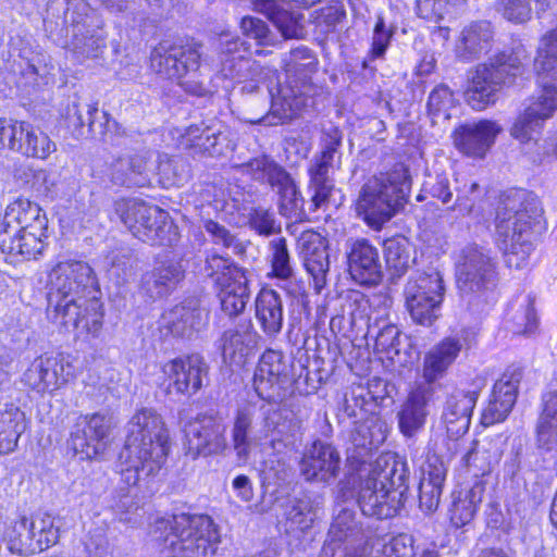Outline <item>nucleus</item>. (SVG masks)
<instances>
[{"label": "nucleus", "instance_id": "nucleus-29", "mask_svg": "<svg viewBox=\"0 0 557 557\" xmlns=\"http://www.w3.org/2000/svg\"><path fill=\"white\" fill-rule=\"evenodd\" d=\"M522 371L518 368L507 370L493 386L492 398L482 413V423L491 425L504 421L517 400L518 385Z\"/></svg>", "mask_w": 557, "mask_h": 557}, {"label": "nucleus", "instance_id": "nucleus-48", "mask_svg": "<svg viewBox=\"0 0 557 557\" xmlns=\"http://www.w3.org/2000/svg\"><path fill=\"white\" fill-rule=\"evenodd\" d=\"M243 173L250 175L257 182L268 183L274 188L286 180L288 173L273 158L262 154L238 165Z\"/></svg>", "mask_w": 557, "mask_h": 557}, {"label": "nucleus", "instance_id": "nucleus-11", "mask_svg": "<svg viewBox=\"0 0 557 557\" xmlns=\"http://www.w3.org/2000/svg\"><path fill=\"white\" fill-rule=\"evenodd\" d=\"M114 210L128 231L144 243L170 246L176 239L169 213L158 206L136 198H123L115 201Z\"/></svg>", "mask_w": 557, "mask_h": 557}, {"label": "nucleus", "instance_id": "nucleus-12", "mask_svg": "<svg viewBox=\"0 0 557 557\" xmlns=\"http://www.w3.org/2000/svg\"><path fill=\"white\" fill-rule=\"evenodd\" d=\"M307 87L293 86L290 81L276 86L267 85V96L251 97L244 120L249 124L278 125L294 119L307 106Z\"/></svg>", "mask_w": 557, "mask_h": 557}, {"label": "nucleus", "instance_id": "nucleus-14", "mask_svg": "<svg viewBox=\"0 0 557 557\" xmlns=\"http://www.w3.org/2000/svg\"><path fill=\"white\" fill-rule=\"evenodd\" d=\"M203 272L214 284L222 310L230 317L242 313L250 297L247 270L212 253L206 259Z\"/></svg>", "mask_w": 557, "mask_h": 557}, {"label": "nucleus", "instance_id": "nucleus-9", "mask_svg": "<svg viewBox=\"0 0 557 557\" xmlns=\"http://www.w3.org/2000/svg\"><path fill=\"white\" fill-rule=\"evenodd\" d=\"M496 260L490 249L476 244L465 246L456 259L457 287L469 306L487 304L488 294L496 286Z\"/></svg>", "mask_w": 557, "mask_h": 557}, {"label": "nucleus", "instance_id": "nucleus-46", "mask_svg": "<svg viewBox=\"0 0 557 557\" xmlns=\"http://www.w3.org/2000/svg\"><path fill=\"white\" fill-rule=\"evenodd\" d=\"M74 115L70 116L71 123L83 128L87 123L88 132L94 136L106 137L109 134H119L120 125L104 111H99L96 104H86L85 115L74 106Z\"/></svg>", "mask_w": 557, "mask_h": 557}, {"label": "nucleus", "instance_id": "nucleus-36", "mask_svg": "<svg viewBox=\"0 0 557 557\" xmlns=\"http://www.w3.org/2000/svg\"><path fill=\"white\" fill-rule=\"evenodd\" d=\"M255 314L262 332L275 337L283 327V300L281 295L271 288H262L255 301Z\"/></svg>", "mask_w": 557, "mask_h": 557}, {"label": "nucleus", "instance_id": "nucleus-55", "mask_svg": "<svg viewBox=\"0 0 557 557\" xmlns=\"http://www.w3.org/2000/svg\"><path fill=\"white\" fill-rule=\"evenodd\" d=\"M400 331L393 324L383 326L374 337V347L377 351L386 354L392 361L403 364L406 359L400 356Z\"/></svg>", "mask_w": 557, "mask_h": 557}, {"label": "nucleus", "instance_id": "nucleus-52", "mask_svg": "<svg viewBox=\"0 0 557 557\" xmlns=\"http://www.w3.org/2000/svg\"><path fill=\"white\" fill-rule=\"evenodd\" d=\"M28 518L11 522L4 531L3 541L12 554L30 556L34 555L32 536L29 535Z\"/></svg>", "mask_w": 557, "mask_h": 557}, {"label": "nucleus", "instance_id": "nucleus-39", "mask_svg": "<svg viewBox=\"0 0 557 557\" xmlns=\"http://www.w3.org/2000/svg\"><path fill=\"white\" fill-rule=\"evenodd\" d=\"M253 11L265 15L285 39L300 38L304 34L301 15L284 9L275 0H251Z\"/></svg>", "mask_w": 557, "mask_h": 557}, {"label": "nucleus", "instance_id": "nucleus-60", "mask_svg": "<svg viewBox=\"0 0 557 557\" xmlns=\"http://www.w3.org/2000/svg\"><path fill=\"white\" fill-rule=\"evenodd\" d=\"M243 34L255 39L259 45H273V35L265 22L253 16H244L240 21Z\"/></svg>", "mask_w": 557, "mask_h": 557}, {"label": "nucleus", "instance_id": "nucleus-17", "mask_svg": "<svg viewBox=\"0 0 557 557\" xmlns=\"http://www.w3.org/2000/svg\"><path fill=\"white\" fill-rule=\"evenodd\" d=\"M209 366L198 354L176 357L161 366V387L169 396L191 397L203 385Z\"/></svg>", "mask_w": 557, "mask_h": 557}, {"label": "nucleus", "instance_id": "nucleus-26", "mask_svg": "<svg viewBox=\"0 0 557 557\" xmlns=\"http://www.w3.org/2000/svg\"><path fill=\"white\" fill-rule=\"evenodd\" d=\"M463 344L457 336L446 337L433 346L424 356L421 384H428L440 393H445V385L440 382L448 368L455 362Z\"/></svg>", "mask_w": 557, "mask_h": 557}, {"label": "nucleus", "instance_id": "nucleus-57", "mask_svg": "<svg viewBox=\"0 0 557 557\" xmlns=\"http://www.w3.org/2000/svg\"><path fill=\"white\" fill-rule=\"evenodd\" d=\"M248 225L260 236L269 237L281 232V223L269 209L257 207L248 213Z\"/></svg>", "mask_w": 557, "mask_h": 557}, {"label": "nucleus", "instance_id": "nucleus-31", "mask_svg": "<svg viewBox=\"0 0 557 557\" xmlns=\"http://www.w3.org/2000/svg\"><path fill=\"white\" fill-rule=\"evenodd\" d=\"M163 323L174 336L189 337L201 331L209 320V313L198 300L189 299L166 311Z\"/></svg>", "mask_w": 557, "mask_h": 557}, {"label": "nucleus", "instance_id": "nucleus-7", "mask_svg": "<svg viewBox=\"0 0 557 557\" xmlns=\"http://www.w3.org/2000/svg\"><path fill=\"white\" fill-rule=\"evenodd\" d=\"M149 532L171 549L172 557H214L222 542L220 527L208 515L159 517Z\"/></svg>", "mask_w": 557, "mask_h": 557}, {"label": "nucleus", "instance_id": "nucleus-15", "mask_svg": "<svg viewBox=\"0 0 557 557\" xmlns=\"http://www.w3.org/2000/svg\"><path fill=\"white\" fill-rule=\"evenodd\" d=\"M407 189L406 180L396 185L391 177L387 181L373 177L362 187L356 210L371 226L379 228L394 215Z\"/></svg>", "mask_w": 557, "mask_h": 557}, {"label": "nucleus", "instance_id": "nucleus-4", "mask_svg": "<svg viewBox=\"0 0 557 557\" xmlns=\"http://www.w3.org/2000/svg\"><path fill=\"white\" fill-rule=\"evenodd\" d=\"M169 450V432L162 417L152 408L136 411L128 422L125 445L119 455L122 480L135 486L157 474Z\"/></svg>", "mask_w": 557, "mask_h": 557}, {"label": "nucleus", "instance_id": "nucleus-64", "mask_svg": "<svg viewBox=\"0 0 557 557\" xmlns=\"http://www.w3.org/2000/svg\"><path fill=\"white\" fill-rule=\"evenodd\" d=\"M158 174L164 186L178 185L185 178L183 171L178 170L177 161L166 154L159 156Z\"/></svg>", "mask_w": 557, "mask_h": 557}, {"label": "nucleus", "instance_id": "nucleus-42", "mask_svg": "<svg viewBox=\"0 0 557 557\" xmlns=\"http://www.w3.org/2000/svg\"><path fill=\"white\" fill-rule=\"evenodd\" d=\"M484 492L485 483L478 480L470 488L453 493L449 513L450 521L456 528H462L473 520L483 500Z\"/></svg>", "mask_w": 557, "mask_h": 557}, {"label": "nucleus", "instance_id": "nucleus-51", "mask_svg": "<svg viewBox=\"0 0 557 557\" xmlns=\"http://www.w3.org/2000/svg\"><path fill=\"white\" fill-rule=\"evenodd\" d=\"M29 535L33 545L34 555L41 553L55 545L59 541V527L54 523V518L48 513L38 515L28 519Z\"/></svg>", "mask_w": 557, "mask_h": 557}, {"label": "nucleus", "instance_id": "nucleus-18", "mask_svg": "<svg viewBox=\"0 0 557 557\" xmlns=\"http://www.w3.org/2000/svg\"><path fill=\"white\" fill-rule=\"evenodd\" d=\"M180 146L194 154L220 157L235 149L234 134L220 120L189 125L181 135Z\"/></svg>", "mask_w": 557, "mask_h": 557}, {"label": "nucleus", "instance_id": "nucleus-62", "mask_svg": "<svg viewBox=\"0 0 557 557\" xmlns=\"http://www.w3.org/2000/svg\"><path fill=\"white\" fill-rule=\"evenodd\" d=\"M534 0H499L503 15L508 21L523 23L531 17Z\"/></svg>", "mask_w": 557, "mask_h": 557}, {"label": "nucleus", "instance_id": "nucleus-43", "mask_svg": "<svg viewBox=\"0 0 557 557\" xmlns=\"http://www.w3.org/2000/svg\"><path fill=\"white\" fill-rule=\"evenodd\" d=\"M446 479V469L442 462L428 463L422 469V478L419 483V505L425 512L437 509Z\"/></svg>", "mask_w": 557, "mask_h": 557}, {"label": "nucleus", "instance_id": "nucleus-44", "mask_svg": "<svg viewBox=\"0 0 557 557\" xmlns=\"http://www.w3.org/2000/svg\"><path fill=\"white\" fill-rule=\"evenodd\" d=\"M25 429V413L14 404H0V455L15 449Z\"/></svg>", "mask_w": 557, "mask_h": 557}, {"label": "nucleus", "instance_id": "nucleus-3", "mask_svg": "<svg viewBox=\"0 0 557 557\" xmlns=\"http://www.w3.org/2000/svg\"><path fill=\"white\" fill-rule=\"evenodd\" d=\"M536 195L525 189L506 191L496 210V243L507 267L521 269L533 250V236L545 228Z\"/></svg>", "mask_w": 557, "mask_h": 557}, {"label": "nucleus", "instance_id": "nucleus-24", "mask_svg": "<svg viewBox=\"0 0 557 557\" xmlns=\"http://www.w3.org/2000/svg\"><path fill=\"white\" fill-rule=\"evenodd\" d=\"M252 406L237 409L231 431L232 446L238 461L247 462L251 453L268 437L265 428H258Z\"/></svg>", "mask_w": 557, "mask_h": 557}, {"label": "nucleus", "instance_id": "nucleus-30", "mask_svg": "<svg viewBox=\"0 0 557 557\" xmlns=\"http://www.w3.org/2000/svg\"><path fill=\"white\" fill-rule=\"evenodd\" d=\"M339 455L330 444L315 441L306 449L299 469L307 481L327 482L339 470Z\"/></svg>", "mask_w": 557, "mask_h": 557}, {"label": "nucleus", "instance_id": "nucleus-32", "mask_svg": "<svg viewBox=\"0 0 557 557\" xmlns=\"http://www.w3.org/2000/svg\"><path fill=\"white\" fill-rule=\"evenodd\" d=\"M149 151H139L115 159L110 165L113 184L125 187H145L150 184L148 161Z\"/></svg>", "mask_w": 557, "mask_h": 557}, {"label": "nucleus", "instance_id": "nucleus-38", "mask_svg": "<svg viewBox=\"0 0 557 557\" xmlns=\"http://www.w3.org/2000/svg\"><path fill=\"white\" fill-rule=\"evenodd\" d=\"M46 232L1 233L0 247L12 261L36 259L45 248Z\"/></svg>", "mask_w": 557, "mask_h": 557}, {"label": "nucleus", "instance_id": "nucleus-37", "mask_svg": "<svg viewBox=\"0 0 557 557\" xmlns=\"http://www.w3.org/2000/svg\"><path fill=\"white\" fill-rule=\"evenodd\" d=\"M492 38L493 29L490 22H471L460 32L456 54L462 61H472L487 51Z\"/></svg>", "mask_w": 557, "mask_h": 557}, {"label": "nucleus", "instance_id": "nucleus-56", "mask_svg": "<svg viewBox=\"0 0 557 557\" xmlns=\"http://www.w3.org/2000/svg\"><path fill=\"white\" fill-rule=\"evenodd\" d=\"M271 269L276 278L289 280L294 275L286 239L283 237L270 242Z\"/></svg>", "mask_w": 557, "mask_h": 557}, {"label": "nucleus", "instance_id": "nucleus-40", "mask_svg": "<svg viewBox=\"0 0 557 557\" xmlns=\"http://www.w3.org/2000/svg\"><path fill=\"white\" fill-rule=\"evenodd\" d=\"M317 505L311 497L304 495L289 499L285 506L282 525L286 534L299 539L313 525Z\"/></svg>", "mask_w": 557, "mask_h": 557}, {"label": "nucleus", "instance_id": "nucleus-22", "mask_svg": "<svg viewBox=\"0 0 557 557\" xmlns=\"http://www.w3.org/2000/svg\"><path fill=\"white\" fill-rule=\"evenodd\" d=\"M441 394L431 385L421 383L408 394L397 412L398 428L405 437L411 438L423 430L430 408L441 399Z\"/></svg>", "mask_w": 557, "mask_h": 557}, {"label": "nucleus", "instance_id": "nucleus-10", "mask_svg": "<svg viewBox=\"0 0 557 557\" xmlns=\"http://www.w3.org/2000/svg\"><path fill=\"white\" fill-rule=\"evenodd\" d=\"M215 45L220 54L216 72L233 83L243 84V92L252 95L260 89L258 83L262 78L276 76V71H265L257 61L250 59L249 44L228 29L219 34Z\"/></svg>", "mask_w": 557, "mask_h": 557}, {"label": "nucleus", "instance_id": "nucleus-16", "mask_svg": "<svg viewBox=\"0 0 557 557\" xmlns=\"http://www.w3.org/2000/svg\"><path fill=\"white\" fill-rule=\"evenodd\" d=\"M292 363L280 350L268 349L253 374L257 395L268 403H282L293 392Z\"/></svg>", "mask_w": 557, "mask_h": 557}, {"label": "nucleus", "instance_id": "nucleus-27", "mask_svg": "<svg viewBox=\"0 0 557 557\" xmlns=\"http://www.w3.org/2000/svg\"><path fill=\"white\" fill-rule=\"evenodd\" d=\"M442 395L447 396L442 412V420L446 426L448 437L457 441L469 430L478 394L462 389H454L451 393H448L445 387V393Z\"/></svg>", "mask_w": 557, "mask_h": 557}, {"label": "nucleus", "instance_id": "nucleus-63", "mask_svg": "<svg viewBox=\"0 0 557 557\" xmlns=\"http://www.w3.org/2000/svg\"><path fill=\"white\" fill-rule=\"evenodd\" d=\"M413 542L410 534H397L383 545V555L384 557H413Z\"/></svg>", "mask_w": 557, "mask_h": 557}, {"label": "nucleus", "instance_id": "nucleus-45", "mask_svg": "<svg viewBox=\"0 0 557 557\" xmlns=\"http://www.w3.org/2000/svg\"><path fill=\"white\" fill-rule=\"evenodd\" d=\"M350 344L354 347L361 348L368 345V336L371 332L370 311L371 307L366 296L350 288Z\"/></svg>", "mask_w": 557, "mask_h": 557}, {"label": "nucleus", "instance_id": "nucleus-19", "mask_svg": "<svg viewBox=\"0 0 557 557\" xmlns=\"http://www.w3.org/2000/svg\"><path fill=\"white\" fill-rule=\"evenodd\" d=\"M110 419L102 413L82 414L71 432L67 445L82 460L101 457L109 444Z\"/></svg>", "mask_w": 557, "mask_h": 557}, {"label": "nucleus", "instance_id": "nucleus-13", "mask_svg": "<svg viewBox=\"0 0 557 557\" xmlns=\"http://www.w3.org/2000/svg\"><path fill=\"white\" fill-rule=\"evenodd\" d=\"M522 74V64L512 54L499 53L479 64L471 76L465 97L472 109L480 111L494 103L496 92Z\"/></svg>", "mask_w": 557, "mask_h": 557}, {"label": "nucleus", "instance_id": "nucleus-54", "mask_svg": "<svg viewBox=\"0 0 557 557\" xmlns=\"http://www.w3.org/2000/svg\"><path fill=\"white\" fill-rule=\"evenodd\" d=\"M282 61L288 76L299 75L304 81L317 70L318 65L317 57L305 46L293 49L283 57Z\"/></svg>", "mask_w": 557, "mask_h": 557}, {"label": "nucleus", "instance_id": "nucleus-58", "mask_svg": "<svg viewBox=\"0 0 557 557\" xmlns=\"http://www.w3.org/2000/svg\"><path fill=\"white\" fill-rule=\"evenodd\" d=\"M34 205L35 202L28 199H16L8 205L2 221V233L9 235L12 232H17L23 221H25L28 215L30 207Z\"/></svg>", "mask_w": 557, "mask_h": 557}, {"label": "nucleus", "instance_id": "nucleus-21", "mask_svg": "<svg viewBox=\"0 0 557 557\" xmlns=\"http://www.w3.org/2000/svg\"><path fill=\"white\" fill-rule=\"evenodd\" d=\"M75 377V368L70 356L36 358L24 373L25 383L38 393H51Z\"/></svg>", "mask_w": 557, "mask_h": 557}, {"label": "nucleus", "instance_id": "nucleus-41", "mask_svg": "<svg viewBox=\"0 0 557 557\" xmlns=\"http://www.w3.org/2000/svg\"><path fill=\"white\" fill-rule=\"evenodd\" d=\"M500 451L492 441H473L471 447L462 457V462L468 472L484 483V478L490 475L499 462Z\"/></svg>", "mask_w": 557, "mask_h": 557}, {"label": "nucleus", "instance_id": "nucleus-59", "mask_svg": "<svg viewBox=\"0 0 557 557\" xmlns=\"http://www.w3.org/2000/svg\"><path fill=\"white\" fill-rule=\"evenodd\" d=\"M429 197L437 199L444 205L450 202L453 190L446 175L438 174L435 177H429L424 182L422 193L418 195L417 200L421 201Z\"/></svg>", "mask_w": 557, "mask_h": 557}, {"label": "nucleus", "instance_id": "nucleus-47", "mask_svg": "<svg viewBox=\"0 0 557 557\" xmlns=\"http://www.w3.org/2000/svg\"><path fill=\"white\" fill-rule=\"evenodd\" d=\"M243 173L250 175L257 182L268 183L274 188L286 180L288 173L273 158L262 154L238 165Z\"/></svg>", "mask_w": 557, "mask_h": 557}, {"label": "nucleus", "instance_id": "nucleus-28", "mask_svg": "<svg viewBox=\"0 0 557 557\" xmlns=\"http://www.w3.org/2000/svg\"><path fill=\"white\" fill-rule=\"evenodd\" d=\"M500 132L502 127L494 121L469 122L456 128L454 143L465 154L483 158Z\"/></svg>", "mask_w": 557, "mask_h": 557}, {"label": "nucleus", "instance_id": "nucleus-6", "mask_svg": "<svg viewBox=\"0 0 557 557\" xmlns=\"http://www.w3.org/2000/svg\"><path fill=\"white\" fill-rule=\"evenodd\" d=\"M534 69L542 88L528 100L510 128V135L521 144L536 141L545 121L557 111V86L549 83L557 81V28L543 37Z\"/></svg>", "mask_w": 557, "mask_h": 557}, {"label": "nucleus", "instance_id": "nucleus-23", "mask_svg": "<svg viewBox=\"0 0 557 557\" xmlns=\"http://www.w3.org/2000/svg\"><path fill=\"white\" fill-rule=\"evenodd\" d=\"M259 334L250 321L225 330L218 344L223 362L230 367L242 368L255 355Z\"/></svg>", "mask_w": 557, "mask_h": 557}, {"label": "nucleus", "instance_id": "nucleus-35", "mask_svg": "<svg viewBox=\"0 0 557 557\" xmlns=\"http://www.w3.org/2000/svg\"><path fill=\"white\" fill-rule=\"evenodd\" d=\"M184 276L180 262L173 259L158 261L152 271L141 278V289L149 298L156 299L169 294Z\"/></svg>", "mask_w": 557, "mask_h": 557}, {"label": "nucleus", "instance_id": "nucleus-53", "mask_svg": "<svg viewBox=\"0 0 557 557\" xmlns=\"http://www.w3.org/2000/svg\"><path fill=\"white\" fill-rule=\"evenodd\" d=\"M405 289L442 301L445 296L443 276L436 269L418 273L407 282Z\"/></svg>", "mask_w": 557, "mask_h": 557}, {"label": "nucleus", "instance_id": "nucleus-61", "mask_svg": "<svg viewBox=\"0 0 557 557\" xmlns=\"http://www.w3.org/2000/svg\"><path fill=\"white\" fill-rule=\"evenodd\" d=\"M454 97L448 86L441 84L437 85L430 94L428 100V109L430 114L438 116L443 114L446 119L449 117L448 110L453 106Z\"/></svg>", "mask_w": 557, "mask_h": 557}, {"label": "nucleus", "instance_id": "nucleus-2", "mask_svg": "<svg viewBox=\"0 0 557 557\" xmlns=\"http://www.w3.org/2000/svg\"><path fill=\"white\" fill-rule=\"evenodd\" d=\"M49 283L52 321L65 329L98 336L103 313L95 295L92 269L83 261H60L52 268Z\"/></svg>", "mask_w": 557, "mask_h": 557}, {"label": "nucleus", "instance_id": "nucleus-25", "mask_svg": "<svg viewBox=\"0 0 557 557\" xmlns=\"http://www.w3.org/2000/svg\"><path fill=\"white\" fill-rule=\"evenodd\" d=\"M297 248L307 272L313 281V288L319 294L326 285L330 262L326 240L318 232L307 230L297 239Z\"/></svg>", "mask_w": 557, "mask_h": 557}, {"label": "nucleus", "instance_id": "nucleus-5", "mask_svg": "<svg viewBox=\"0 0 557 557\" xmlns=\"http://www.w3.org/2000/svg\"><path fill=\"white\" fill-rule=\"evenodd\" d=\"M341 132L337 127L330 126L324 131L321 154L314 158L308 169V201L305 200L289 174L286 180L274 187L277 189L278 211L282 215L302 220L308 213L315 212L332 201L335 203L334 194L336 190L330 181L329 173L339 161L337 148L341 145Z\"/></svg>", "mask_w": 557, "mask_h": 557}, {"label": "nucleus", "instance_id": "nucleus-20", "mask_svg": "<svg viewBox=\"0 0 557 557\" xmlns=\"http://www.w3.org/2000/svg\"><path fill=\"white\" fill-rule=\"evenodd\" d=\"M226 425L214 414L198 416L186 429L187 453L198 456L221 455L227 448Z\"/></svg>", "mask_w": 557, "mask_h": 557}, {"label": "nucleus", "instance_id": "nucleus-34", "mask_svg": "<svg viewBox=\"0 0 557 557\" xmlns=\"http://www.w3.org/2000/svg\"><path fill=\"white\" fill-rule=\"evenodd\" d=\"M534 436L535 446L542 454L557 455V392L542 395Z\"/></svg>", "mask_w": 557, "mask_h": 557}, {"label": "nucleus", "instance_id": "nucleus-49", "mask_svg": "<svg viewBox=\"0 0 557 557\" xmlns=\"http://www.w3.org/2000/svg\"><path fill=\"white\" fill-rule=\"evenodd\" d=\"M104 46V39L94 30L81 24L73 26L72 38L67 44V49L79 62L90 58H98Z\"/></svg>", "mask_w": 557, "mask_h": 557}, {"label": "nucleus", "instance_id": "nucleus-33", "mask_svg": "<svg viewBox=\"0 0 557 557\" xmlns=\"http://www.w3.org/2000/svg\"><path fill=\"white\" fill-rule=\"evenodd\" d=\"M379 252L367 239H358L350 249V280L361 286L380 282Z\"/></svg>", "mask_w": 557, "mask_h": 557}, {"label": "nucleus", "instance_id": "nucleus-1", "mask_svg": "<svg viewBox=\"0 0 557 557\" xmlns=\"http://www.w3.org/2000/svg\"><path fill=\"white\" fill-rule=\"evenodd\" d=\"M384 440L383 423L375 416L355 421L350 430L354 445L350 472H356L359 480L357 504L362 515L377 519L397 513L409 480L407 461L394 453L382 454L373 462L370 461L373 449Z\"/></svg>", "mask_w": 557, "mask_h": 557}, {"label": "nucleus", "instance_id": "nucleus-50", "mask_svg": "<svg viewBox=\"0 0 557 557\" xmlns=\"http://www.w3.org/2000/svg\"><path fill=\"white\" fill-rule=\"evenodd\" d=\"M406 307L411 319L420 325L430 326L440 317L442 300L405 289Z\"/></svg>", "mask_w": 557, "mask_h": 557}, {"label": "nucleus", "instance_id": "nucleus-8", "mask_svg": "<svg viewBox=\"0 0 557 557\" xmlns=\"http://www.w3.org/2000/svg\"><path fill=\"white\" fill-rule=\"evenodd\" d=\"M202 46L159 44L150 54L151 69L168 78H177L182 88L195 96L206 94L205 77L210 65L202 59Z\"/></svg>", "mask_w": 557, "mask_h": 557}]
</instances>
